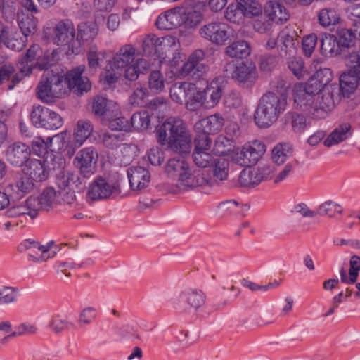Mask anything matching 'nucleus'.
I'll list each match as a JSON object with an SVG mask.
<instances>
[{"instance_id":"1","label":"nucleus","mask_w":360,"mask_h":360,"mask_svg":"<svg viewBox=\"0 0 360 360\" xmlns=\"http://www.w3.org/2000/svg\"><path fill=\"white\" fill-rule=\"evenodd\" d=\"M158 142L162 145H167L171 150L179 153H187L191 148V138L186 124L178 117L167 118L157 129Z\"/></svg>"},{"instance_id":"2","label":"nucleus","mask_w":360,"mask_h":360,"mask_svg":"<svg viewBox=\"0 0 360 360\" xmlns=\"http://www.w3.org/2000/svg\"><path fill=\"white\" fill-rule=\"evenodd\" d=\"M287 98L278 97L274 92H267L259 99L254 114V121L259 128L266 129L276 122L285 110Z\"/></svg>"},{"instance_id":"3","label":"nucleus","mask_w":360,"mask_h":360,"mask_svg":"<svg viewBox=\"0 0 360 360\" xmlns=\"http://www.w3.org/2000/svg\"><path fill=\"white\" fill-rule=\"evenodd\" d=\"M38 97L46 103H51L56 98L67 95V85L64 76L49 72L43 75L37 87Z\"/></svg>"},{"instance_id":"4","label":"nucleus","mask_w":360,"mask_h":360,"mask_svg":"<svg viewBox=\"0 0 360 360\" xmlns=\"http://www.w3.org/2000/svg\"><path fill=\"white\" fill-rule=\"evenodd\" d=\"M338 90V86H326L316 91V101L311 110L313 118L319 120L328 116L335 106V94L337 97L340 96Z\"/></svg>"},{"instance_id":"5","label":"nucleus","mask_w":360,"mask_h":360,"mask_svg":"<svg viewBox=\"0 0 360 360\" xmlns=\"http://www.w3.org/2000/svg\"><path fill=\"white\" fill-rule=\"evenodd\" d=\"M31 121L38 128L55 130L63 125V119L60 115L41 105L34 107L31 112Z\"/></svg>"},{"instance_id":"6","label":"nucleus","mask_w":360,"mask_h":360,"mask_svg":"<svg viewBox=\"0 0 360 360\" xmlns=\"http://www.w3.org/2000/svg\"><path fill=\"white\" fill-rule=\"evenodd\" d=\"M315 82H307L305 86L297 84L294 86V102L297 108L307 112L311 115L316 91L314 85Z\"/></svg>"},{"instance_id":"7","label":"nucleus","mask_w":360,"mask_h":360,"mask_svg":"<svg viewBox=\"0 0 360 360\" xmlns=\"http://www.w3.org/2000/svg\"><path fill=\"white\" fill-rule=\"evenodd\" d=\"M117 182L109 181L102 176H97L89 186L87 198L91 200L109 198L114 193H120Z\"/></svg>"},{"instance_id":"8","label":"nucleus","mask_w":360,"mask_h":360,"mask_svg":"<svg viewBox=\"0 0 360 360\" xmlns=\"http://www.w3.org/2000/svg\"><path fill=\"white\" fill-rule=\"evenodd\" d=\"M224 71L226 77H231L245 87L251 86L257 79L256 68L243 63L236 66L233 63H229Z\"/></svg>"},{"instance_id":"9","label":"nucleus","mask_w":360,"mask_h":360,"mask_svg":"<svg viewBox=\"0 0 360 360\" xmlns=\"http://www.w3.org/2000/svg\"><path fill=\"white\" fill-rule=\"evenodd\" d=\"M266 151L265 145L260 141L255 140L246 144L236 153L237 162L245 167L255 165Z\"/></svg>"},{"instance_id":"10","label":"nucleus","mask_w":360,"mask_h":360,"mask_svg":"<svg viewBox=\"0 0 360 360\" xmlns=\"http://www.w3.org/2000/svg\"><path fill=\"white\" fill-rule=\"evenodd\" d=\"M84 70V66H79L64 76L67 85V94L72 91L77 95H82L90 91L91 83L88 77L82 76Z\"/></svg>"},{"instance_id":"11","label":"nucleus","mask_w":360,"mask_h":360,"mask_svg":"<svg viewBox=\"0 0 360 360\" xmlns=\"http://www.w3.org/2000/svg\"><path fill=\"white\" fill-rule=\"evenodd\" d=\"M75 37V29L73 22L69 19L61 20L53 27V41L58 46H68L74 53L72 43Z\"/></svg>"},{"instance_id":"12","label":"nucleus","mask_w":360,"mask_h":360,"mask_svg":"<svg viewBox=\"0 0 360 360\" xmlns=\"http://www.w3.org/2000/svg\"><path fill=\"white\" fill-rule=\"evenodd\" d=\"M199 32L202 37L217 45H223L229 38L228 25L217 21L205 24Z\"/></svg>"},{"instance_id":"13","label":"nucleus","mask_w":360,"mask_h":360,"mask_svg":"<svg viewBox=\"0 0 360 360\" xmlns=\"http://www.w3.org/2000/svg\"><path fill=\"white\" fill-rule=\"evenodd\" d=\"M278 37L279 56L281 58L295 56L300 45V39L296 31L285 27L279 32Z\"/></svg>"},{"instance_id":"14","label":"nucleus","mask_w":360,"mask_h":360,"mask_svg":"<svg viewBox=\"0 0 360 360\" xmlns=\"http://www.w3.org/2000/svg\"><path fill=\"white\" fill-rule=\"evenodd\" d=\"M18 250L20 252H27L29 258L35 262H46L55 254L54 252L50 251L49 245H41L31 239L22 242L18 246Z\"/></svg>"},{"instance_id":"15","label":"nucleus","mask_w":360,"mask_h":360,"mask_svg":"<svg viewBox=\"0 0 360 360\" xmlns=\"http://www.w3.org/2000/svg\"><path fill=\"white\" fill-rule=\"evenodd\" d=\"M98 160V153L94 147L82 149L76 155L74 164L80 171L83 179L94 173V165Z\"/></svg>"},{"instance_id":"16","label":"nucleus","mask_w":360,"mask_h":360,"mask_svg":"<svg viewBox=\"0 0 360 360\" xmlns=\"http://www.w3.org/2000/svg\"><path fill=\"white\" fill-rule=\"evenodd\" d=\"M225 89V82L223 78L217 77L212 79L207 86L202 89V107L212 108L219 102Z\"/></svg>"},{"instance_id":"17","label":"nucleus","mask_w":360,"mask_h":360,"mask_svg":"<svg viewBox=\"0 0 360 360\" xmlns=\"http://www.w3.org/2000/svg\"><path fill=\"white\" fill-rule=\"evenodd\" d=\"M6 161L13 167L24 165L30 158V147L22 142H15L8 146L5 152Z\"/></svg>"},{"instance_id":"18","label":"nucleus","mask_w":360,"mask_h":360,"mask_svg":"<svg viewBox=\"0 0 360 360\" xmlns=\"http://www.w3.org/2000/svg\"><path fill=\"white\" fill-rule=\"evenodd\" d=\"M34 186V182L25 174H17L5 191L11 198L19 199L31 192Z\"/></svg>"},{"instance_id":"19","label":"nucleus","mask_w":360,"mask_h":360,"mask_svg":"<svg viewBox=\"0 0 360 360\" xmlns=\"http://www.w3.org/2000/svg\"><path fill=\"white\" fill-rule=\"evenodd\" d=\"M185 20L186 16L183 9L176 7L160 15L155 25L159 30H172L181 26Z\"/></svg>"},{"instance_id":"20","label":"nucleus","mask_w":360,"mask_h":360,"mask_svg":"<svg viewBox=\"0 0 360 360\" xmlns=\"http://www.w3.org/2000/svg\"><path fill=\"white\" fill-rule=\"evenodd\" d=\"M130 187L133 191H141L150 184L151 175L150 172L141 166L131 167L127 169Z\"/></svg>"},{"instance_id":"21","label":"nucleus","mask_w":360,"mask_h":360,"mask_svg":"<svg viewBox=\"0 0 360 360\" xmlns=\"http://www.w3.org/2000/svg\"><path fill=\"white\" fill-rule=\"evenodd\" d=\"M359 80L360 66L357 65L353 69H349L347 72L340 75L338 94L340 93L344 97H349L357 87Z\"/></svg>"},{"instance_id":"22","label":"nucleus","mask_w":360,"mask_h":360,"mask_svg":"<svg viewBox=\"0 0 360 360\" xmlns=\"http://www.w3.org/2000/svg\"><path fill=\"white\" fill-rule=\"evenodd\" d=\"M180 43L179 39L173 36L167 35L159 37L156 44V54L160 58H172L176 59L179 54Z\"/></svg>"},{"instance_id":"23","label":"nucleus","mask_w":360,"mask_h":360,"mask_svg":"<svg viewBox=\"0 0 360 360\" xmlns=\"http://www.w3.org/2000/svg\"><path fill=\"white\" fill-rule=\"evenodd\" d=\"M91 108L96 115L105 116V118L110 117L111 113L118 115L120 112L116 103L102 95H96L93 98Z\"/></svg>"},{"instance_id":"24","label":"nucleus","mask_w":360,"mask_h":360,"mask_svg":"<svg viewBox=\"0 0 360 360\" xmlns=\"http://www.w3.org/2000/svg\"><path fill=\"white\" fill-rule=\"evenodd\" d=\"M223 124V117L219 114L215 113L198 121L194 125V129L196 133L209 135L220 131Z\"/></svg>"},{"instance_id":"25","label":"nucleus","mask_w":360,"mask_h":360,"mask_svg":"<svg viewBox=\"0 0 360 360\" xmlns=\"http://www.w3.org/2000/svg\"><path fill=\"white\" fill-rule=\"evenodd\" d=\"M34 207H36L35 202L28 198L24 203L10 207L6 210V214L8 217L20 218V221L22 223L27 219V216L31 219H34L37 216Z\"/></svg>"},{"instance_id":"26","label":"nucleus","mask_w":360,"mask_h":360,"mask_svg":"<svg viewBox=\"0 0 360 360\" xmlns=\"http://www.w3.org/2000/svg\"><path fill=\"white\" fill-rule=\"evenodd\" d=\"M204 57L205 53L202 50H195L184 64L181 68L182 72L185 75H197L198 77L200 76L207 70V66L200 63Z\"/></svg>"},{"instance_id":"27","label":"nucleus","mask_w":360,"mask_h":360,"mask_svg":"<svg viewBox=\"0 0 360 360\" xmlns=\"http://www.w3.org/2000/svg\"><path fill=\"white\" fill-rule=\"evenodd\" d=\"M264 14L272 22L283 24L289 18L286 8L276 0H269L264 7Z\"/></svg>"},{"instance_id":"28","label":"nucleus","mask_w":360,"mask_h":360,"mask_svg":"<svg viewBox=\"0 0 360 360\" xmlns=\"http://www.w3.org/2000/svg\"><path fill=\"white\" fill-rule=\"evenodd\" d=\"M136 49L131 44L122 46L112 57L110 63L115 69L120 70L127 67L135 58Z\"/></svg>"},{"instance_id":"29","label":"nucleus","mask_w":360,"mask_h":360,"mask_svg":"<svg viewBox=\"0 0 360 360\" xmlns=\"http://www.w3.org/2000/svg\"><path fill=\"white\" fill-rule=\"evenodd\" d=\"M181 301H186L191 307L197 309L205 303V295L202 290L188 289L176 295L174 304H179Z\"/></svg>"},{"instance_id":"30","label":"nucleus","mask_w":360,"mask_h":360,"mask_svg":"<svg viewBox=\"0 0 360 360\" xmlns=\"http://www.w3.org/2000/svg\"><path fill=\"white\" fill-rule=\"evenodd\" d=\"M317 20L323 27L336 25L341 20L340 11L337 6L323 8L317 13Z\"/></svg>"},{"instance_id":"31","label":"nucleus","mask_w":360,"mask_h":360,"mask_svg":"<svg viewBox=\"0 0 360 360\" xmlns=\"http://www.w3.org/2000/svg\"><path fill=\"white\" fill-rule=\"evenodd\" d=\"M213 167L212 176H210L211 187L219 186L228 178L229 162L222 158H217L211 165Z\"/></svg>"},{"instance_id":"32","label":"nucleus","mask_w":360,"mask_h":360,"mask_svg":"<svg viewBox=\"0 0 360 360\" xmlns=\"http://www.w3.org/2000/svg\"><path fill=\"white\" fill-rule=\"evenodd\" d=\"M84 179L77 173L70 170H61L56 174V184L58 188H72L78 187L83 183Z\"/></svg>"},{"instance_id":"33","label":"nucleus","mask_w":360,"mask_h":360,"mask_svg":"<svg viewBox=\"0 0 360 360\" xmlns=\"http://www.w3.org/2000/svg\"><path fill=\"white\" fill-rule=\"evenodd\" d=\"M321 52L326 57H333L341 52L338 43V38L331 34H321L320 35Z\"/></svg>"},{"instance_id":"34","label":"nucleus","mask_w":360,"mask_h":360,"mask_svg":"<svg viewBox=\"0 0 360 360\" xmlns=\"http://www.w3.org/2000/svg\"><path fill=\"white\" fill-rule=\"evenodd\" d=\"M22 80V77L16 72L11 63H6L0 66V85L7 81L8 82V89L12 90Z\"/></svg>"},{"instance_id":"35","label":"nucleus","mask_w":360,"mask_h":360,"mask_svg":"<svg viewBox=\"0 0 360 360\" xmlns=\"http://www.w3.org/2000/svg\"><path fill=\"white\" fill-rule=\"evenodd\" d=\"M36 203L35 212L40 210H49L56 202L57 192L53 188H46L38 198L30 197Z\"/></svg>"},{"instance_id":"36","label":"nucleus","mask_w":360,"mask_h":360,"mask_svg":"<svg viewBox=\"0 0 360 360\" xmlns=\"http://www.w3.org/2000/svg\"><path fill=\"white\" fill-rule=\"evenodd\" d=\"M351 125L343 123L334 129L324 140V146L331 147L346 140L351 135Z\"/></svg>"},{"instance_id":"37","label":"nucleus","mask_w":360,"mask_h":360,"mask_svg":"<svg viewBox=\"0 0 360 360\" xmlns=\"http://www.w3.org/2000/svg\"><path fill=\"white\" fill-rule=\"evenodd\" d=\"M25 174L33 182L44 181L48 176V172L43 161L37 159L30 160Z\"/></svg>"},{"instance_id":"38","label":"nucleus","mask_w":360,"mask_h":360,"mask_svg":"<svg viewBox=\"0 0 360 360\" xmlns=\"http://www.w3.org/2000/svg\"><path fill=\"white\" fill-rule=\"evenodd\" d=\"M98 32V26L94 22H86L79 24L77 27V40L83 43L93 41Z\"/></svg>"},{"instance_id":"39","label":"nucleus","mask_w":360,"mask_h":360,"mask_svg":"<svg viewBox=\"0 0 360 360\" xmlns=\"http://www.w3.org/2000/svg\"><path fill=\"white\" fill-rule=\"evenodd\" d=\"M94 131L91 122L89 120H79L74 130V139L79 146L89 137Z\"/></svg>"},{"instance_id":"40","label":"nucleus","mask_w":360,"mask_h":360,"mask_svg":"<svg viewBox=\"0 0 360 360\" xmlns=\"http://www.w3.org/2000/svg\"><path fill=\"white\" fill-rule=\"evenodd\" d=\"M251 51L250 46L245 40H238L226 47L225 53L231 58H243L248 57Z\"/></svg>"},{"instance_id":"41","label":"nucleus","mask_w":360,"mask_h":360,"mask_svg":"<svg viewBox=\"0 0 360 360\" xmlns=\"http://www.w3.org/2000/svg\"><path fill=\"white\" fill-rule=\"evenodd\" d=\"M18 23L22 35L28 37L37 31V19L32 14H26L24 12L18 14Z\"/></svg>"},{"instance_id":"42","label":"nucleus","mask_w":360,"mask_h":360,"mask_svg":"<svg viewBox=\"0 0 360 360\" xmlns=\"http://www.w3.org/2000/svg\"><path fill=\"white\" fill-rule=\"evenodd\" d=\"M263 176L257 169H243L238 177V182L243 187H254L262 181Z\"/></svg>"},{"instance_id":"43","label":"nucleus","mask_w":360,"mask_h":360,"mask_svg":"<svg viewBox=\"0 0 360 360\" xmlns=\"http://www.w3.org/2000/svg\"><path fill=\"white\" fill-rule=\"evenodd\" d=\"M202 89L191 84L188 91V96L186 102V108L190 111H195L202 107Z\"/></svg>"},{"instance_id":"44","label":"nucleus","mask_w":360,"mask_h":360,"mask_svg":"<svg viewBox=\"0 0 360 360\" xmlns=\"http://www.w3.org/2000/svg\"><path fill=\"white\" fill-rule=\"evenodd\" d=\"M191 84V83L182 82L173 84L169 91L172 101L180 104L186 102Z\"/></svg>"},{"instance_id":"45","label":"nucleus","mask_w":360,"mask_h":360,"mask_svg":"<svg viewBox=\"0 0 360 360\" xmlns=\"http://www.w3.org/2000/svg\"><path fill=\"white\" fill-rule=\"evenodd\" d=\"M188 170V165L184 160L172 158L165 167L166 173L172 178L180 179Z\"/></svg>"},{"instance_id":"46","label":"nucleus","mask_w":360,"mask_h":360,"mask_svg":"<svg viewBox=\"0 0 360 360\" xmlns=\"http://www.w3.org/2000/svg\"><path fill=\"white\" fill-rule=\"evenodd\" d=\"M236 3L240 13L247 17L256 16L262 13V6L256 0H236Z\"/></svg>"},{"instance_id":"47","label":"nucleus","mask_w":360,"mask_h":360,"mask_svg":"<svg viewBox=\"0 0 360 360\" xmlns=\"http://www.w3.org/2000/svg\"><path fill=\"white\" fill-rule=\"evenodd\" d=\"M293 147L290 143H281L272 150V160L277 165L283 164L286 159L292 155Z\"/></svg>"},{"instance_id":"48","label":"nucleus","mask_w":360,"mask_h":360,"mask_svg":"<svg viewBox=\"0 0 360 360\" xmlns=\"http://www.w3.org/2000/svg\"><path fill=\"white\" fill-rule=\"evenodd\" d=\"M314 79H309L308 82H315L314 85L315 91L321 90L326 86H338L335 84H329L333 79V72L329 68H323L316 72Z\"/></svg>"},{"instance_id":"49","label":"nucleus","mask_w":360,"mask_h":360,"mask_svg":"<svg viewBox=\"0 0 360 360\" xmlns=\"http://www.w3.org/2000/svg\"><path fill=\"white\" fill-rule=\"evenodd\" d=\"M56 202L73 206L76 209L80 208L76 200L75 193L72 188H59L57 192Z\"/></svg>"},{"instance_id":"50","label":"nucleus","mask_w":360,"mask_h":360,"mask_svg":"<svg viewBox=\"0 0 360 360\" xmlns=\"http://www.w3.org/2000/svg\"><path fill=\"white\" fill-rule=\"evenodd\" d=\"M336 212L342 214V210L340 205L331 200H328L319 205L316 214L322 217L327 216L332 218L335 217Z\"/></svg>"},{"instance_id":"51","label":"nucleus","mask_w":360,"mask_h":360,"mask_svg":"<svg viewBox=\"0 0 360 360\" xmlns=\"http://www.w3.org/2000/svg\"><path fill=\"white\" fill-rule=\"evenodd\" d=\"M150 124V118L147 111L137 112L133 114L131 117V127L136 130L147 129Z\"/></svg>"},{"instance_id":"52","label":"nucleus","mask_w":360,"mask_h":360,"mask_svg":"<svg viewBox=\"0 0 360 360\" xmlns=\"http://www.w3.org/2000/svg\"><path fill=\"white\" fill-rule=\"evenodd\" d=\"M286 119L290 122L292 129L295 133H302L307 128V119L302 115L290 112L287 113Z\"/></svg>"},{"instance_id":"53","label":"nucleus","mask_w":360,"mask_h":360,"mask_svg":"<svg viewBox=\"0 0 360 360\" xmlns=\"http://www.w3.org/2000/svg\"><path fill=\"white\" fill-rule=\"evenodd\" d=\"M148 86L150 90L159 94L165 89V78L160 70H153L148 77Z\"/></svg>"},{"instance_id":"54","label":"nucleus","mask_w":360,"mask_h":360,"mask_svg":"<svg viewBox=\"0 0 360 360\" xmlns=\"http://www.w3.org/2000/svg\"><path fill=\"white\" fill-rule=\"evenodd\" d=\"M192 158L198 167L202 168L211 165L215 160L210 150H194Z\"/></svg>"},{"instance_id":"55","label":"nucleus","mask_w":360,"mask_h":360,"mask_svg":"<svg viewBox=\"0 0 360 360\" xmlns=\"http://www.w3.org/2000/svg\"><path fill=\"white\" fill-rule=\"evenodd\" d=\"M58 56V53L57 50H47L43 56L38 58L36 67L41 70H46L57 62Z\"/></svg>"},{"instance_id":"56","label":"nucleus","mask_w":360,"mask_h":360,"mask_svg":"<svg viewBox=\"0 0 360 360\" xmlns=\"http://www.w3.org/2000/svg\"><path fill=\"white\" fill-rule=\"evenodd\" d=\"M148 89L141 86H139L134 89L129 98V102L131 105L136 107H143L146 105V98L148 96Z\"/></svg>"},{"instance_id":"57","label":"nucleus","mask_w":360,"mask_h":360,"mask_svg":"<svg viewBox=\"0 0 360 360\" xmlns=\"http://www.w3.org/2000/svg\"><path fill=\"white\" fill-rule=\"evenodd\" d=\"M19 290L13 286H3L0 288V304H11L18 300Z\"/></svg>"},{"instance_id":"58","label":"nucleus","mask_w":360,"mask_h":360,"mask_svg":"<svg viewBox=\"0 0 360 360\" xmlns=\"http://www.w3.org/2000/svg\"><path fill=\"white\" fill-rule=\"evenodd\" d=\"M106 119L108 120V127L111 130L127 131L131 128L129 120L124 117H117L115 113H111L110 117Z\"/></svg>"},{"instance_id":"59","label":"nucleus","mask_w":360,"mask_h":360,"mask_svg":"<svg viewBox=\"0 0 360 360\" xmlns=\"http://www.w3.org/2000/svg\"><path fill=\"white\" fill-rule=\"evenodd\" d=\"M338 43L342 49L350 46L353 39L355 37L354 30L341 28L336 32Z\"/></svg>"},{"instance_id":"60","label":"nucleus","mask_w":360,"mask_h":360,"mask_svg":"<svg viewBox=\"0 0 360 360\" xmlns=\"http://www.w3.org/2000/svg\"><path fill=\"white\" fill-rule=\"evenodd\" d=\"M252 25L257 32L269 34L272 29V21L266 15H261L253 20Z\"/></svg>"},{"instance_id":"61","label":"nucleus","mask_w":360,"mask_h":360,"mask_svg":"<svg viewBox=\"0 0 360 360\" xmlns=\"http://www.w3.org/2000/svg\"><path fill=\"white\" fill-rule=\"evenodd\" d=\"M291 58L288 62V68L298 79H302L305 73L303 60L294 56Z\"/></svg>"},{"instance_id":"62","label":"nucleus","mask_w":360,"mask_h":360,"mask_svg":"<svg viewBox=\"0 0 360 360\" xmlns=\"http://www.w3.org/2000/svg\"><path fill=\"white\" fill-rule=\"evenodd\" d=\"M87 56L89 67L96 68L98 66H101V62L105 59V53L98 52L96 46H92L89 49Z\"/></svg>"},{"instance_id":"63","label":"nucleus","mask_w":360,"mask_h":360,"mask_svg":"<svg viewBox=\"0 0 360 360\" xmlns=\"http://www.w3.org/2000/svg\"><path fill=\"white\" fill-rule=\"evenodd\" d=\"M176 186L179 192L186 191L188 188H195L194 175L191 174L187 170L181 177L178 179Z\"/></svg>"},{"instance_id":"64","label":"nucleus","mask_w":360,"mask_h":360,"mask_svg":"<svg viewBox=\"0 0 360 360\" xmlns=\"http://www.w3.org/2000/svg\"><path fill=\"white\" fill-rule=\"evenodd\" d=\"M123 141L122 135L120 134H113L106 132L102 137L103 145L109 148L114 149L120 146Z\"/></svg>"}]
</instances>
